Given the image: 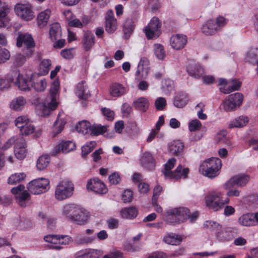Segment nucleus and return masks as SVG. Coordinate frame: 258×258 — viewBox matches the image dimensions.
Instances as JSON below:
<instances>
[{"mask_svg": "<svg viewBox=\"0 0 258 258\" xmlns=\"http://www.w3.org/2000/svg\"><path fill=\"white\" fill-rule=\"evenodd\" d=\"M62 213L69 221L80 225L85 224L88 219V213L75 204H69L64 205Z\"/></svg>", "mask_w": 258, "mask_h": 258, "instance_id": "obj_1", "label": "nucleus"}, {"mask_svg": "<svg viewBox=\"0 0 258 258\" xmlns=\"http://www.w3.org/2000/svg\"><path fill=\"white\" fill-rule=\"evenodd\" d=\"M222 166L220 159L212 158L205 160L200 166V171L209 178H213L217 176Z\"/></svg>", "mask_w": 258, "mask_h": 258, "instance_id": "obj_2", "label": "nucleus"}, {"mask_svg": "<svg viewBox=\"0 0 258 258\" xmlns=\"http://www.w3.org/2000/svg\"><path fill=\"white\" fill-rule=\"evenodd\" d=\"M205 202L209 209L217 211L228 204L229 199L228 198H224L221 192L214 191L209 192L206 196Z\"/></svg>", "mask_w": 258, "mask_h": 258, "instance_id": "obj_3", "label": "nucleus"}, {"mask_svg": "<svg viewBox=\"0 0 258 258\" xmlns=\"http://www.w3.org/2000/svg\"><path fill=\"white\" fill-rule=\"evenodd\" d=\"M189 210L186 208L180 207L167 211L163 218L170 223H180L185 221L189 216Z\"/></svg>", "mask_w": 258, "mask_h": 258, "instance_id": "obj_4", "label": "nucleus"}, {"mask_svg": "<svg viewBox=\"0 0 258 258\" xmlns=\"http://www.w3.org/2000/svg\"><path fill=\"white\" fill-rule=\"evenodd\" d=\"M74 189V185L71 181L62 180L56 186L55 198L58 201L68 199L73 195Z\"/></svg>", "mask_w": 258, "mask_h": 258, "instance_id": "obj_5", "label": "nucleus"}, {"mask_svg": "<svg viewBox=\"0 0 258 258\" xmlns=\"http://www.w3.org/2000/svg\"><path fill=\"white\" fill-rule=\"evenodd\" d=\"M27 187L28 190L32 194H40L49 189V181L45 178L36 179L30 182Z\"/></svg>", "mask_w": 258, "mask_h": 258, "instance_id": "obj_6", "label": "nucleus"}, {"mask_svg": "<svg viewBox=\"0 0 258 258\" xmlns=\"http://www.w3.org/2000/svg\"><path fill=\"white\" fill-rule=\"evenodd\" d=\"M15 124L19 128L20 133L22 135H29L35 131V127L32 121L26 115L17 117L15 120Z\"/></svg>", "mask_w": 258, "mask_h": 258, "instance_id": "obj_7", "label": "nucleus"}, {"mask_svg": "<svg viewBox=\"0 0 258 258\" xmlns=\"http://www.w3.org/2000/svg\"><path fill=\"white\" fill-rule=\"evenodd\" d=\"M243 96L240 93H235L229 95L222 102V106L226 111H232L242 103Z\"/></svg>", "mask_w": 258, "mask_h": 258, "instance_id": "obj_8", "label": "nucleus"}, {"mask_svg": "<svg viewBox=\"0 0 258 258\" xmlns=\"http://www.w3.org/2000/svg\"><path fill=\"white\" fill-rule=\"evenodd\" d=\"M161 22L157 17H153L145 29L144 31L148 39L157 38L161 32Z\"/></svg>", "mask_w": 258, "mask_h": 258, "instance_id": "obj_9", "label": "nucleus"}, {"mask_svg": "<svg viewBox=\"0 0 258 258\" xmlns=\"http://www.w3.org/2000/svg\"><path fill=\"white\" fill-rule=\"evenodd\" d=\"M17 15L26 21H30L34 18L32 8L29 4H18L15 7Z\"/></svg>", "mask_w": 258, "mask_h": 258, "instance_id": "obj_10", "label": "nucleus"}, {"mask_svg": "<svg viewBox=\"0 0 258 258\" xmlns=\"http://www.w3.org/2000/svg\"><path fill=\"white\" fill-rule=\"evenodd\" d=\"M250 177L247 175L238 174L231 177L224 185L225 189L234 188V186L243 187L247 184Z\"/></svg>", "mask_w": 258, "mask_h": 258, "instance_id": "obj_11", "label": "nucleus"}, {"mask_svg": "<svg viewBox=\"0 0 258 258\" xmlns=\"http://www.w3.org/2000/svg\"><path fill=\"white\" fill-rule=\"evenodd\" d=\"M238 222L246 227L258 225V212L243 214L238 219Z\"/></svg>", "mask_w": 258, "mask_h": 258, "instance_id": "obj_12", "label": "nucleus"}, {"mask_svg": "<svg viewBox=\"0 0 258 258\" xmlns=\"http://www.w3.org/2000/svg\"><path fill=\"white\" fill-rule=\"evenodd\" d=\"M105 29L108 33H113L117 28L116 19L114 18L113 12L109 10L107 11L105 16Z\"/></svg>", "mask_w": 258, "mask_h": 258, "instance_id": "obj_13", "label": "nucleus"}, {"mask_svg": "<svg viewBox=\"0 0 258 258\" xmlns=\"http://www.w3.org/2000/svg\"><path fill=\"white\" fill-rule=\"evenodd\" d=\"M87 188L97 194H104L107 192L105 184L98 178L89 180L87 184Z\"/></svg>", "mask_w": 258, "mask_h": 258, "instance_id": "obj_14", "label": "nucleus"}, {"mask_svg": "<svg viewBox=\"0 0 258 258\" xmlns=\"http://www.w3.org/2000/svg\"><path fill=\"white\" fill-rule=\"evenodd\" d=\"M26 144L25 140L21 136H19L15 145L14 153L16 158L18 159H24L27 154Z\"/></svg>", "mask_w": 258, "mask_h": 258, "instance_id": "obj_15", "label": "nucleus"}, {"mask_svg": "<svg viewBox=\"0 0 258 258\" xmlns=\"http://www.w3.org/2000/svg\"><path fill=\"white\" fill-rule=\"evenodd\" d=\"M23 44H24L27 48H31L35 46V42L31 34L22 32L18 33L16 45L18 47H21Z\"/></svg>", "mask_w": 258, "mask_h": 258, "instance_id": "obj_16", "label": "nucleus"}, {"mask_svg": "<svg viewBox=\"0 0 258 258\" xmlns=\"http://www.w3.org/2000/svg\"><path fill=\"white\" fill-rule=\"evenodd\" d=\"M11 81L15 83L21 90L27 91L30 89L26 79L21 75L19 71H14L12 73Z\"/></svg>", "mask_w": 258, "mask_h": 258, "instance_id": "obj_17", "label": "nucleus"}, {"mask_svg": "<svg viewBox=\"0 0 258 258\" xmlns=\"http://www.w3.org/2000/svg\"><path fill=\"white\" fill-rule=\"evenodd\" d=\"M172 47L176 50L183 48L187 42V38L182 34H176L172 36L170 40Z\"/></svg>", "mask_w": 258, "mask_h": 258, "instance_id": "obj_18", "label": "nucleus"}, {"mask_svg": "<svg viewBox=\"0 0 258 258\" xmlns=\"http://www.w3.org/2000/svg\"><path fill=\"white\" fill-rule=\"evenodd\" d=\"M201 31L206 36H213L219 30L218 27L216 26L215 22L213 20L210 19L203 25Z\"/></svg>", "mask_w": 258, "mask_h": 258, "instance_id": "obj_19", "label": "nucleus"}, {"mask_svg": "<svg viewBox=\"0 0 258 258\" xmlns=\"http://www.w3.org/2000/svg\"><path fill=\"white\" fill-rule=\"evenodd\" d=\"M108 125L93 124L91 128V134L94 136H98L107 133L105 136L107 138H111L114 136V134L112 131L109 133L110 130L108 129Z\"/></svg>", "mask_w": 258, "mask_h": 258, "instance_id": "obj_20", "label": "nucleus"}, {"mask_svg": "<svg viewBox=\"0 0 258 258\" xmlns=\"http://www.w3.org/2000/svg\"><path fill=\"white\" fill-rule=\"evenodd\" d=\"M141 165L147 170L152 171L155 167V160L149 152H145L141 158Z\"/></svg>", "mask_w": 258, "mask_h": 258, "instance_id": "obj_21", "label": "nucleus"}, {"mask_svg": "<svg viewBox=\"0 0 258 258\" xmlns=\"http://www.w3.org/2000/svg\"><path fill=\"white\" fill-rule=\"evenodd\" d=\"M51 14V11L48 9L40 12L38 14L37 22L39 28H43L47 25Z\"/></svg>", "mask_w": 258, "mask_h": 258, "instance_id": "obj_22", "label": "nucleus"}, {"mask_svg": "<svg viewBox=\"0 0 258 258\" xmlns=\"http://www.w3.org/2000/svg\"><path fill=\"white\" fill-rule=\"evenodd\" d=\"M76 145L72 141H66L62 142L56 146L54 149V154L62 152L68 153L75 149Z\"/></svg>", "mask_w": 258, "mask_h": 258, "instance_id": "obj_23", "label": "nucleus"}, {"mask_svg": "<svg viewBox=\"0 0 258 258\" xmlns=\"http://www.w3.org/2000/svg\"><path fill=\"white\" fill-rule=\"evenodd\" d=\"M126 93V88L121 84L114 83L109 88V94L113 97H119Z\"/></svg>", "mask_w": 258, "mask_h": 258, "instance_id": "obj_24", "label": "nucleus"}, {"mask_svg": "<svg viewBox=\"0 0 258 258\" xmlns=\"http://www.w3.org/2000/svg\"><path fill=\"white\" fill-rule=\"evenodd\" d=\"M83 46L85 50H90L95 43V36L90 31L85 32L82 38Z\"/></svg>", "mask_w": 258, "mask_h": 258, "instance_id": "obj_25", "label": "nucleus"}, {"mask_svg": "<svg viewBox=\"0 0 258 258\" xmlns=\"http://www.w3.org/2000/svg\"><path fill=\"white\" fill-rule=\"evenodd\" d=\"M85 81H81L79 83L76 87V94L80 99H87L90 95L88 87L85 85Z\"/></svg>", "mask_w": 258, "mask_h": 258, "instance_id": "obj_26", "label": "nucleus"}, {"mask_svg": "<svg viewBox=\"0 0 258 258\" xmlns=\"http://www.w3.org/2000/svg\"><path fill=\"white\" fill-rule=\"evenodd\" d=\"M188 74L196 78H200L203 76L204 70L203 68L196 63H192L188 64L187 67Z\"/></svg>", "mask_w": 258, "mask_h": 258, "instance_id": "obj_27", "label": "nucleus"}, {"mask_svg": "<svg viewBox=\"0 0 258 258\" xmlns=\"http://www.w3.org/2000/svg\"><path fill=\"white\" fill-rule=\"evenodd\" d=\"M188 99L187 95L183 92H179L175 96L173 105L177 108L184 107L188 103Z\"/></svg>", "mask_w": 258, "mask_h": 258, "instance_id": "obj_28", "label": "nucleus"}, {"mask_svg": "<svg viewBox=\"0 0 258 258\" xmlns=\"http://www.w3.org/2000/svg\"><path fill=\"white\" fill-rule=\"evenodd\" d=\"M228 86L225 85L220 88L221 92L224 94H229L232 91L239 89L241 83L236 80H232L228 83Z\"/></svg>", "mask_w": 258, "mask_h": 258, "instance_id": "obj_29", "label": "nucleus"}, {"mask_svg": "<svg viewBox=\"0 0 258 258\" xmlns=\"http://www.w3.org/2000/svg\"><path fill=\"white\" fill-rule=\"evenodd\" d=\"M189 171V170L188 168H183L181 165H179L171 174L170 179L179 180L182 177L186 178Z\"/></svg>", "mask_w": 258, "mask_h": 258, "instance_id": "obj_30", "label": "nucleus"}, {"mask_svg": "<svg viewBox=\"0 0 258 258\" xmlns=\"http://www.w3.org/2000/svg\"><path fill=\"white\" fill-rule=\"evenodd\" d=\"M182 240V237L175 233H171L167 234L164 236L163 241L168 244L179 245Z\"/></svg>", "mask_w": 258, "mask_h": 258, "instance_id": "obj_31", "label": "nucleus"}, {"mask_svg": "<svg viewBox=\"0 0 258 258\" xmlns=\"http://www.w3.org/2000/svg\"><path fill=\"white\" fill-rule=\"evenodd\" d=\"M133 106L137 109L145 112L149 107V102L146 98L141 97L134 101Z\"/></svg>", "mask_w": 258, "mask_h": 258, "instance_id": "obj_32", "label": "nucleus"}, {"mask_svg": "<svg viewBox=\"0 0 258 258\" xmlns=\"http://www.w3.org/2000/svg\"><path fill=\"white\" fill-rule=\"evenodd\" d=\"M49 35L51 39L53 41L56 40L61 37V30L59 23H54L50 26Z\"/></svg>", "mask_w": 258, "mask_h": 258, "instance_id": "obj_33", "label": "nucleus"}, {"mask_svg": "<svg viewBox=\"0 0 258 258\" xmlns=\"http://www.w3.org/2000/svg\"><path fill=\"white\" fill-rule=\"evenodd\" d=\"M63 14L70 26L77 28H82L83 27V23H82L79 19L73 18V14L70 11H66L63 12Z\"/></svg>", "mask_w": 258, "mask_h": 258, "instance_id": "obj_34", "label": "nucleus"}, {"mask_svg": "<svg viewBox=\"0 0 258 258\" xmlns=\"http://www.w3.org/2000/svg\"><path fill=\"white\" fill-rule=\"evenodd\" d=\"M15 199L17 203L22 207L26 206V203L30 199V195L29 192L26 190L23 192H20L17 196H15Z\"/></svg>", "mask_w": 258, "mask_h": 258, "instance_id": "obj_35", "label": "nucleus"}, {"mask_svg": "<svg viewBox=\"0 0 258 258\" xmlns=\"http://www.w3.org/2000/svg\"><path fill=\"white\" fill-rule=\"evenodd\" d=\"M26 103L25 99L23 97L20 96L12 100L10 104V107L14 110L19 111L24 107Z\"/></svg>", "mask_w": 258, "mask_h": 258, "instance_id": "obj_36", "label": "nucleus"}, {"mask_svg": "<svg viewBox=\"0 0 258 258\" xmlns=\"http://www.w3.org/2000/svg\"><path fill=\"white\" fill-rule=\"evenodd\" d=\"M120 214L122 218L132 219L136 217L138 214V210L134 207L123 208L121 210Z\"/></svg>", "mask_w": 258, "mask_h": 258, "instance_id": "obj_37", "label": "nucleus"}, {"mask_svg": "<svg viewBox=\"0 0 258 258\" xmlns=\"http://www.w3.org/2000/svg\"><path fill=\"white\" fill-rule=\"evenodd\" d=\"M248 121L247 117L240 116L232 120L229 124V127L230 128L242 127L246 125Z\"/></svg>", "mask_w": 258, "mask_h": 258, "instance_id": "obj_38", "label": "nucleus"}, {"mask_svg": "<svg viewBox=\"0 0 258 258\" xmlns=\"http://www.w3.org/2000/svg\"><path fill=\"white\" fill-rule=\"evenodd\" d=\"M231 229L229 227L221 228L216 232V237L219 240L225 241L229 239L231 235Z\"/></svg>", "mask_w": 258, "mask_h": 258, "instance_id": "obj_39", "label": "nucleus"}, {"mask_svg": "<svg viewBox=\"0 0 258 258\" xmlns=\"http://www.w3.org/2000/svg\"><path fill=\"white\" fill-rule=\"evenodd\" d=\"M135 28L134 22L132 19L127 18L123 24L124 35L126 38H128L133 33Z\"/></svg>", "mask_w": 258, "mask_h": 258, "instance_id": "obj_40", "label": "nucleus"}, {"mask_svg": "<svg viewBox=\"0 0 258 258\" xmlns=\"http://www.w3.org/2000/svg\"><path fill=\"white\" fill-rule=\"evenodd\" d=\"M176 163V159L174 158H171L168 160L166 164H165L164 168L162 171L165 178H170L171 174L173 171H171V170L174 167Z\"/></svg>", "mask_w": 258, "mask_h": 258, "instance_id": "obj_41", "label": "nucleus"}, {"mask_svg": "<svg viewBox=\"0 0 258 258\" xmlns=\"http://www.w3.org/2000/svg\"><path fill=\"white\" fill-rule=\"evenodd\" d=\"M247 58L249 61L256 64V71L258 73V48H251L247 53Z\"/></svg>", "mask_w": 258, "mask_h": 258, "instance_id": "obj_42", "label": "nucleus"}, {"mask_svg": "<svg viewBox=\"0 0 258 258\" xmlns=\"http://www.w3.org/2000/svg\"><path fill=\"white\" fill-rule=\"evenodd\" d=\"M36 75H33L31 81H32V87L34 88V89L38 92H41L45 90L46 87V82L45 79L37 80L35 82L34 81V78Z\"/></svg>", "mask_w": 258, "mask_h": 258, "instance_id": "obj_43", "label": "nucleus"}, {"mask_svg": "<svg viewBox=\"0 0 258 258\" xmlns=\"http://www.w3.org/2000/svg\"><path fill=\"white\" fill-rule=\"evenodd\" d=\"M92 125L87 120L80 121L77 125V131L83 135L87 134L89 130L91 132Z\"/></svg>", "mask_w": 258, "mask_h": 258, "instance_id": "obj_44", "label": "nucleus"}, {"mask_svg": "<svg viewBox=\"0 0 258 258\" xmlns=\"http://www.w3.org/2000/svg\"><path fill=\"white\" fill-rule=\"evenodd\" d=\"M50 157L47 155H43L41 156L37 161V167L39 170L45 169L48 165L50 162Z\"/></svg>", "mask_w": 258, "mask_h": 258, "instance_id": "obj_45", "label": "nucleus"}, {"mask_svg": "<svg viewBox=\"0 0 258 258\" xmlns=\"http://www.w3.org/2000/svg\"><path fill=\"white\" fill-rule=\"evenodd\" d=\"M26 175L24 172L16 173L12 174L8 178V183L15 184L23 181L26 178Z\"/></svg>", "mask_w": 258, "mask_h": 258, "instance_id": "obj_46", "label": "nucleus"}, {"mask_svg": "<svg viewBox=\"0 0 258 258\" xmlns=\"http://www.w3.org/2000/svg\"><path fill=\"white\" fill-rule=\"evenodd\" d=\"M184 145L180 141H173L170 145V151L172 154L177 155L183 150Z\"/></svg>", "mask_w": 258, "mask_h": 258, "instance_id": "obj_47", "label": "nucleus"}, {"mask_svg": "<svg viewBox=\"0 0 258 258\" xmlns=\"http://www.w3.org/2000/svg\"><path fill=\"white\" fill-rule=\"evenodd\" d=\"M154 51L155 56L160 60H163L166 56V53L164 47L160 44H154Z\"/></svg>", "mask_w": 258, "mask_h": 258, "instance_id": "obj_48", "label": "nucleus"}, {"mask_svg": "<svg viewBox=\"0 0 258 258\" xmlns=\"http://www.w3.org/2000/svg\"><path fill=\"white\" fill-rule=\"evenodd\" d=\"M103 251L98 249H89L83 254L84 258H99Z\"/></svg>", "mask_w": 258, "mask_h": 258, "instance_id": "obj_49", "label": "nucleus"}, {"mask_svg": "<svg viewBox=\"0 0 258 258\" xmlns=\"http://www.w3.org/2000/svg\"><path fill=\"white\" fill-rule=\"evenodd\" d=\"M149 69L148 67H142L138 68L136 73V79L138 80H141L147 78L148 73Z\"/></svg>", "mask_w": 258, "mask_h": 258, "instance_id": "obj_50", "label": "nucleus"}, {"mask_svg": "<svg viewBox=\"0 0 258 258\" xmlns=\"http://www.w3.org/2000/svg\"><path fill=\"white\" fill-rule=\"evenodd\" d=\"M51 64V62L50 59H43L39 66L41 73L43 75L47 74L50 70Z\"/></svg>", "mask_w": 258, "mask_h": 258, "instance_id": "obj_51", "label": "nucleus"}, {"mask_svg": "<svg viewBox=\"0 0 258 258\" xmlns=\"http://www.w3.org/2000/svg\"><path fill=\"white\" fill-rule=\"evenodd\" d=\"M59 89V82L57 80H54L51 84L50 89V97H57Z\"/></svg>", "mask_w": 258, "mask_h": 258, "instance_id": "obj_52", "label": "nucleus"}, {"mask_svg": "<svg viewBox=\"0 0 258 258\" xmlns=\"http://www.w3.org/2000/svg\"><path fill=\"white\" fill-rule=\"evenodd\" d=\"M95 239V237L94 236H87L81 235L77 237L76 241L78 244H85L91 243Z\"/></svg>", "mask_w": 258, "mask_h": 258, "instance_id": "obj_53", "label": "nucleus"}, {"mask_svg": "<svg viewBox=\"0 0 258 258\" xmlns=\"http://www.w3.org/2000/svg\"><path fill=\"white\" fill-rule=\"evenodd\" d=\"M96 146L95 142H91L89 145H84L82 148V156L85 157L87 155L90 153Z\"/></svg>", "mask_w": 258, "mask_h": 258, "instance_id": "obj_54", "label": "nucleus"}, {"mask_svg": "<svg viewBox=\"0 0 258 258\" xmlns=\"http://www.w3.org/2000/svg\"><path fill=\"white\" fill-rule=\"evenodd\" d=\"M204 226L206 228H208L211 230H216L217 231L219 230L221 228V226L217 222L212 221L208 220L206 221L204 224Z\"/></svg>", "mask_w": 258, "mask_h": 258, "instance_id": "obj_55", "label": "nucleus"}, {"mask_svg": "<svg viewBox=\"0 0 258 258\" xmlns=\"http://www.w3.org/2000/svg\"><path fill=\"white\" fill-rule=\"evenodd\" d=\"M11 57L9 51L5 48H0V63H4Z\"/></svg>", "mask_w": 258, "mask_h": 258, "instance_id": "obj_56", "label": "nucleus"}, {"mask_svg": "<svg viewBox=\"0 0 258 258\" xmlns=\"http://www.w3.org/2000/svg\"><path fill=\"white\" fill-rule=\"evenodd\" d=\"M155 105L157 110H162L166 106V100L163 97H159L156 100Z\"/></svg>", "mask_w": 258, "mask_h": 258, "instance_id": "obj_57", "label": "nucleus"}, {"mask_svg": "<svg viewBox=\"0 0 258 258\" xmlns=\"http://www.w3.org/2000/svg\"><path fill=\"white\" fill-rule=\"evenodd\" d=\"M202 126L201 122L198 119L191 121L188 124V128L190 132H195L199 130Z\"/></svg>", "mask_w": 258, "mask_h": 258, "instance_id": "obj_58", "label": "nucleus"}, {"mask_svg": "<svg viewBox=\"0 0 258 258\" xmlns=\"http://www.w3.org/2000/svg\"><path fill=\"white\" fill-rule=\"evenodd\" d=\"M50 101L48 102L47 106H45L44 107L46 109H48L49 110H53L55 109L57 106L58 103L56 101L57 97H49Z\"/></svg>", "mask_w": 258, "mask_h": 258, "instance_id": "obj_59", "label": "nucleus"}, {"mask_svg": "<svg viewBox=\"0 0 258 258\" xmlns=\"http://www.w3.org/2000/svg\"><path fill=\"white\" fill-rule=\"evenodd\" d=\"M133 199V193L130 190H125L122 195V200L124 203L131 202Z\"/></svg>", "mask_w": 258, "mask_h": 258, "instance_id": "obj_60", "label": "nucleus"}, {"mask_svg": "<svg viewBox=\"0 0 258 258\" xmlns=\"http://www.w3.org/2000/svg\"><path fill=\"white\" fill-rule=\"evenodd\" d=\"M57 244L68 245L71 241V238L67 235H59Z\"/></svg>", "mask_w": 258, "mask_h": 258, "instance_id": "obj_61", "label": "nucleus"}, {"mask_svg": "<svg viewBox=\"0 0 258 258\" xmlns=\"http://www.w3.org/2000/svg\"><path fill=\"white\" fill-rule=\"evenodd\" d=\"M101 110L104 116H105L108 120H112L114 119V113L112 110L105 107L102 108Z\"/></svg>", "mask_w": 258, "mask_h": 258, "instance_id": "obj_62", "label": "nucleus"}, {"mask_svg": "<svg viewBox=\"0 0 258 258\" xmlns=\"http://www.w3.org/2000/svg\"><path fill=\"white\" fill-rule=\"evenodd\" d=\"M162 190V187L160 185L156 186L153 190V195L152 199V202L156 203L158 201V197Z\"/></svg>", "mask_w": 258, "mask_h": 258, "instance_id": "obj_63", "label": "nucleus"}, {"mask_svg": "<svg viewBox=\"0 0 258 258\" xmlns=\"http://www.w3.org/2000/svg\"><path fill=\"white\" fill-rule=\"evenodd\" d=\"M25 60V57L24 55L18 54L15 57L14 63L15 66L19 67L23 65Z\"/></svg>", "mask_w": 258, "mask_h": 258, "instance_id": "obj_64", "label": "nucleus"}]
</instances>
